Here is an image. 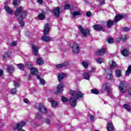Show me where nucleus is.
<instances>
[{"label": "nucleus", "instance_id": "4be33fe9", "mask_svg": "<svg viewBox=\"0 0 131 131\" xmlns=\"http://www.w3.org/2000/svg\"><path fill=\"white\" fill-rule=\"evenodd\" d=\"M114 126H113V124L112 122H109L107 124V131H113V128Z\"/></svg>", "mask_w": 131, "mask_h": 131}, {"label": "nucleus", "instance_id": "4c0bfd02", "mask_svg": "<svg viewBox=\"0 0 131 131\" xmlns=\"http://www.w3.org/2000/svg\"><path fill=\"white\" fill-rule=\"evenodd\" d=\"M91 93L94 95H98L99 94V90L96 89L91 90Z\"/></svg>", "mask_w": 131, "mask_h": 131}, {"label": "nucleus", "instance_id": "79ce46f5", "mask_svg": "<svg viewBox=\"0 0 131 131\" xmlns=\"http://www.w3.org/2000/svg\"><path fill=\"white\" fill-rule=\"evenodd\" d=\"M104 90L105 91H106L107 93L108 94V93H110V88L108 87L107 85H104Z\"/></svg>", "mask_w": 131, "mask_h": 131}, {"label": "nucleus", "instance_id": "ddd939ff", "mask_svg": "<svg viewBox=\"0 0 131 131\" xmlns=\"http://www.w3.org/2000/svg\"><path fill=\"white\" fill-rule=\"evenodd\" d=\"M49 102H50L52 107H53V108H56V107H58V106L59 105V103L54 100V99L52 98H49Z\"/></svg>", "mask_w": 131, "mask_h": 131}, {"label": "nucleus", "instance_id": "8fccbe9b", "mask_svg": "<svg viewBox=\"0 0 131 131\" xmlns=\"http://www.w3.org/2000/svg\"><path fill=\"white\" fill-rule=\"evenodd\" d=\"M130 30V29L127 28V27H124L123 28V31H125V32H128Z\"/></svg>", "mask_w": 131, "mask_h": 131}, {"label": "nucleus", "instance_id": "c85d7f7f", "mask_svg": "<svg viewBox=\"0 0 131 131\" xmlns=\"http://www.w3.org/2000/svg\"><path fill=\"white\" fill-rule=\"evenodd\" d=\"M12 53L11 52H5L4 55L3 56V59H7V58H10Z\"/></svg>", "mask_w": 131, "mask_h": 131}, {"label": "nucleus", "instance_id": "0eeeda50", "mask_svg": "<svg viewBox=\"0 0 131 131\" xmlns=\"http://www.w3.org/2000/svg\"><path fill=\"white\" fill-rule=\"evenodd\" d=\"M37 109L39 112L42 114H47L48 113V108L41 103H39Z\"/></svg>", "mask_w": 131, "mask_h": 131}, {"label": "nucleus", "instance_id": "cd10ccee", "mask_svg": "<svg viewBox=\"0 0 131 131\" xmlns=\"http://www.w3.org/2000/svg\"><path fill=\"white\" fill-rule=\"evenodd\" d=\"M26 67H27L28 69L31 70L32 68H33V64L30 62H27L26 63Z\"/></svg>", "mask_w": 131, "mask_h": 131}, {"label": "nucleus", "instance_id": "f8f14e48", "mask_svg": "<svg viewBox=\"0 0 131 131\" xmlns=\"http://www.w3.org/2000/svg\"><path fill=\"white\" fill-rule=\"evenodd\" d=\"M93 28L94 30L96 31H103V32H105V29L104 27H103L101 25L96 24L93 26Z\"/></svg>", "mask_w": 131, "mask_h": 131}, {"label": "nucleus", "instance_id": "7c9ffc66", "mask_svg": "<svg viewBox=\"0 0 131 131\" xmlns=\"http://www.w3.org/2000/svg\"><path fill=\"white\" fill-rule=\"evenodd\" d=\"M83 77L84 79L89 80L90 79V74L88 72L84 73L83 74Z\"/></svg>", "mask_w": 131, "mask_h": 131}, {"label": "nucleus", "instance_id": "49530a36", "mask_svg": "<svg viewBox=\"0 0 131 131\" xmlns=\"http://www.w3.org/2000/svg\"><path fill=\"white\" fill-rule=\"evenodd\" d=\"M17 93L16 88H13L11 89V94L12 95H15Z\"/></svg>", "mask_w": 131, "mask_h": 131}, {"label": "nucleus", "instance_id": "58836bf2", "mask_svg": "<svg viewBox=\"0 0 131 131\" xmlns=\"http://www.w3.org/2000/svg\"><path fill=\"white\" fill-rule=\"evenodd\" d=\"M106 77H108V79H110V80H112V77H113L112 73H106Z\"/></svg>", "mask_w": 131, "mask_h": 131}, {"label": "nucleus", "instance_id": "c9c22d12", "mask_svg": "<svg viewBox=\"0 0 131 131\" xmlns=\"http://www.w3.org/2000/svg\"><path fill=\"white\" fill-rule=\"evenodd\" d=\"M79 15H82V14H81V13H80V11H79L74 12L72 13V15L74 17H76V16H79Z\"/></svg>", "mask_w": 131, "mask_h": 131}, {"label": "nucleus", "instance_id": "2f4dec72", "mask_svg": "<svg viewBox=\"0 0 131 131\" xmlns=\"http://www.w3.org/2000/svg\"><path fill=\"white\" fill-rule=\"evenodd\" d=\"M36 63L38 64V65H43V60H42L41 58H37L36 59Z\"/></svg>", "mask_w": 131, "mask_h": 131}, {"label": "nucleus", "instance_id": "f03ea898", "mask_svg": "<svg viewBox=\"0 0 131 131\" xmlns=\"http://www.w3.org/2000/svg\"><path fill=\"white\" fill-rule=\"evenodd\" d=\"M50 24H47L45 25L44 29L43 30V36L41 37V40L42 41H45V42H49L51 40L52 38L50 36H47L49 33H50Z\"/></svg>", "mask_w": 131, "mask_h": 131}, {"label": "nucleus", "instance_id": "c03bdc74", "mask_svg": "<svg viewBox=\"0 0 131 131\" xmlns=\"http://www.w3.org/2000/svg\"><path fill=\"white\" fill-rule=\"evenodd\" d=\"M107 42L108 43H113V42H114V39H113V38H109L108 39H107Z\"/></svg>", "mask_w": 131, "mask_h": 131}, {"label": "nucleus", "instance_id": "72a5a7b5", "mask_svg": "<svg viewBox=\"0 0 131 131\" xmlns=\"http://www.w3.org/2000/svg\"><path fill=\"white\" fill-rule=\"evenodd\" d=\"M126 39H127V38H126V36H124V37H120L117 39V42H120V40H122V41H126Z\"/></svg>", "mask_w": 131, "mask_h": 131}, {"label": "nucleus", "instance_id": "bb28decb", "mask_svg": "<svg viewBox=\"0 0 131 131\" xmlns=\"http://www.w3.org/2000/svg\"><path fill=\"white\" fill-rule=\"evenodd\" d=\"M117 66V64L114 60L112 61V64L110 65V70H113V68H115Z\"/></svg>", "mask_w": 131, "mask_h": 131}, {"label": "nucleus", "instance_id": "6ab92c4d", "mask_svg": "<svg viewBox=\"0 0 131 131\" xmlns=\"http://www.w3.org/2000/svg\"><path fill=\"white\" fill-rule=\"evenodd\" d=\"M30 72L32 75H37L38 74V70L36 68H33L30 70Z\"/></svg>", "mask_w": 131, "mask_h": 131}, {"label": "nucleus", "instance_id": "774afa93", "mask_svg": "<svg viewBox=\"0 0 131 131\" xmlns=\"http://www.w3.org/2000/svg\"><path fill=\"white\" fill-rule=\"evenodd\" d=\"M105 23H106L104 21H102L101 22V24L103 26H104V24H105Z\"/></svg>", "mask_w": 131, "mask_h": 131}, {"label": "nucleus", "instance_id": "de8ad7c7", "mask_svg": "<svg viewBox=\"0 0 131 131\" xmlns=\"http://www.w3.org/2000/svg\"><path fill=\"white\" fill-rule=\"evenodd\" d=\"M96 62L98 63V64H102L103 63V59L101 58H97Z\"/></svg>", "mask_w": 131, "mask_h": 131}, {"label": "nucleus", "instance_id": "6e6d98bb", "mask_svg": "<svg viewBox=\"0 0 131 131\" xmlns=\"http://www.w3.org/2000/svg\"><path fill=\"white\" fill-rule=\"evenodd\" d=\"M12 4L14 6H17L18 5V0H14Z\"/></svg>", "mask_w": 131, "mask_h": 131}, {"label": "nucleus", "instance_id": "052dcab7", "mask_svg": "<svg viewBox=\"0 0 131 131\" xmlns=\"http://www.w3.org/2000/svg\"><path fill=\"white\" fill-rule=\"evenodd\" d=\"M38 4H39V5H42L43 4V1L42 0H37Z\"/></svg>", "mask_w": 131, "mask_h": 131}, {"label": "nucleus", "instance_id": "bf43d9fd", "mask_svg": "<svg viewBox=\"0 0 131 131\" xmlns=\"http://www.w3.org/2000/svg\"><path fill=\"white\" fill-rule=\"evenodd\" d=\"M24 103H26V104H28V103H29V100H28V99L27 98H25L24 99Z\"/></svg>", "mask_w": 131, "mask_h": 131}, {"label": "nucleus", "instance_id": "69168bd1", "mask_svg": "<svg viewBox=\"0 0 131 131\" xmlns=\"http://www.w3.org/2000/svg\"><path fill=\"white\" fill-rule=\"evenodd\" d=\"M12 45H13V46H16L17 45V42H16V41L12 42Z\"/></svg>", "mask_w": 131, "mask_h": 131}, {"label": "nucleus", "instance_id": "2eb2a0df", "mask_svg": "<svg viewBox=\"0 0 131 131\" xmlns=\"http://www.w3.org/2000/svg\"><path fill=\"white\" fill-rule=\"evenodd\" d=\"M66 76V74H65V73H60L58 74L57 78L59 82H61L62 80H63V78H65Z\"/></svg>", "mask_w": 131, "mask_h": 131}, {"label": "nucleus", "instance_id": "4468645a", "mask_svg": "<svg viewBox=\"0 0 131 131\" xmlns=\"http://www.w3.org/2000/svg\"><path fill=\"white\" fill-rule=\"evenodd\" d=\"M69 66V62L68 61L64 62L63 63H60L59 64L56 65V68L57 69H60V68H63V67H67Z\"/></svg>", "mask_w": 131, "mask_h": 131}, {"label": "nucleus", "instance_id": "39448f33", "mask_svg": "<svg viewBox=\"0 0 131 131\" xmlns=\"http://www.w3.org/2000/svg\"><path fill=\"white\" fill-rule=\"evenodd\" d=\"M78 29L80 30L81 33L83 34L84 37H88V35H90V30L89 29H83L82 26L80 25L78 26Z\"/></svg>", "mask_w": 131, "mask_h": 131}, {"label": "nucleus", "instance_id": "ea45409f", "mask_svg": "<svg viewBox=\"0 0 131 131\" xmlns=\"http://www.w3.org/2000/svg\"><path fill=\"white\" fill-rule=\"evenodd\" d=\"M24 19H20L19 20H20L19 24H20V26H21V27H23L24 26H25V22H24L23 21Z\"/></svg>", "mask_w": 131, "mask_h": 131}, {"label": "nucleus", "instance_id": "f704fd0d", "mask_svg": "<svg viewBox=\"0 0 131 131\" xmlns=\"http://www.w3.org/2000/svg\"><path fill=\"white\" fill-rule=\"evenodd\" d=\"M17 66L18 67V69L20 70H21L22 71H24V64L23 63H18L17 64Z\"/></svg>", "mask_w": 131, "mask_h": 131}, {"label": "nucleus", "instance_id": "a211bd4d", "mask_svg": "<svg viewBox=\"0 0 131 131\" xmlns=\"http://www.w3.org/2000/svg\"><path fill=\"white\" fill-rule=\"evenodd\" d=\"M121 54L124 56V57H127L129 55V51L126 48H124L121 51Z\"/></svg>", "mask_w": 131, "mask_h": 131}, {"label": "nucleus", "instance_id": "423d86ee", "mask_svg": "<svg viewBox=\"0 0 131 131\" xmlns=\"http://www.w3.org/2000/svg\"><path fill=\"white\" fill-rule=\"evenodd\" d=\"M63 89L64 84L62 82H60L56 88L57 91L55 92V94H56V95H62V94H63Z\"/></svg>", "mask_w": 131, "mask_h": 131}, {"label": "nucleus", "instance_id": "7ed1b4c3", "mask_svg": "<svg viewBox=\"0 0 131 131\" xmlns=\"http://www.w3.org/2000/svg\"><path fill=\"white\" fill-rule=\"evenodd\" d=\"M26 121H21L18 122L15 126H14V130H18V131H25L24 129L23 128L26 125Z\"/></svg>", "mask_w": 131, "mask_h": 131}, {"label": "nucleus", "instance_id": "6e6552de", "mask_svg": "<svg viewBox=\"0 0 131 131\" xmlns=\"http://www.w3.org/2000/svg\"><path fill=\"white\" fill-rule=\"evenodd\" d=\"M119 91L122 94L126 92V83L124 81L120 82V85H119Z\"/></svg>", "mask_w": 131, "mask_h": 131}, {"label": "nucleus", "instance_id": "9b49d317", "mask_svg": "<svg viewBox=\"0 0 131 131\" xmlns=\"http://www.w3.org/2000/svg\"><path fill=\"white\" fill-rule=\"evenodd\" d=\"M69 102L72 107H75L77 104V99L75 97H71Z\"/></svg>", "mask_w": 131, "mask_h": 131}, {"label": "nucleus", "instance_id": "4d7b16f0", "mask_svg": "<svg viewBox=\"0 0 131 131\" xmlns=\"http://www.w3.org/2000/svg\"><path fill=\"white\" fill-rule=\"evenodd\" d=\"M99 3L100 6H103V5H105V0H100Z\"/></svg>", "mask_w": 131, "mask_h": 131}, {"label": "nucleus", "instance_id": "3c124183", "mask_svg": "<svg viewBox=\"0 0 131 131\" xmlns=\"http://www.w3.org/2000/svg\"><path fill=\"white\" fill-rule=\"evenodd\" d=\"M40 83L42 85H45V84H46V81L43 79H42L40 80Z\"/></svg>", "mask_w": 131, "mask_h": 131}, {"label": "nucleus", "instance_id": "f3484780", "mask_svg": "<svg viewBox=\"0 0 131 131\" xmlns=\"http://www.w3.org/2000/svg\"><path fill=\"white\" fill-rule=\"evenodd\" d=\"M106 53V48H101L100 51L96 52L97 56H103Z\"/></svg>", "mask_w": 131, "mask_h": 131}, {"label": "nucleus", "instance_id": "a18cd8bd", "mask_svg": "<svg viewBox=\"0 0 131 131\" xmlns=\"http://www.w3.org/2000/svg\"><path fill=\"white\" fill-rule=\"evenodd\" d=\"M71 6L69 4H66L64 5V10H71Z\"/></svg>", "mask_w": 131, "mask_h": 131}, {"label": "nucleus", "instance_id": "412c9836", "mask_svg": "<svg viewBox=\"0 0 131 131\" xmlns=\"http://www.w3.org/2000/svg\"><path fill=\"white\" fill-rule=\"evenodd\" d=\"M15 70V68L13 67L12 66H8L7 68V72L9 74H12L13 73V71Z\"/></svg>", "mask_w": 131, "mask_h": 131}, {"label": "nucleus", "instance_id": "37998d69", "mask_svg": "<svg viewBox=\"0 0 131 131\" xmlns=\"http://www.w3.org/2000/svg\"><path fill=\"white\" fill-rule=\"evenodd\" d=\"M61 101L63 102V103H65L66 102H68V99H67V97L65 96H62L61 98Z\"/></svg>", "mask_w": 131, "mask_h": 131}, {"label": "nucleus", "instance_id": "a878e982", "mask_svg": "<svg viewBox=\"0 0 131 131\" xmlns=\"http://www.w3.org/2000/svg\"><path fill=\"white\" fill-rule=\"evenodd\" d=\"M77 93V92L72 90H70L69 91V94L72 96V98H76Z\"/></svg>", "mask_w": 131, "mask_h": 131}, {"label": "nucleus", "instance_id": "680f3d73", "mask_svg": "<svg viewBox=\"0 0 131 131\" xmlns=\"http://www.w3.org/2000/svg\"><path fill=\"white\" fill-rule=\"evenodd\" d=\"M14 85L16 86V88H19V83L14 81Z\"/></svg>", "mask_w": 131, "mask_h": 131}, {"label": "nucleus", "instance_id": "aec40b11", "mask_svg": "<svg viewBox=\"0 0 131 131\" xmlns=\"http://www.w3.org/2000/svg\"><path fill=\"white\" fill-rule=\"evenodd\" d=\"M38 18L39 20H45L46 19V12H45L43 11H42V13H40L38 15Z\"/></svg>", "mask_w": 131, "mask_h": 131}, {"label": "nucleus", "instance_id": "393cba45", "mask_svg": "<svg viewBox=\"0 0 131 131\" xmlns=\"http://www.w3.org/2000/svg\"><path fill=\"white\" fill-rule=\"evenodd\" d=\"M113 25H114V21L112 20H108L106 24V26H107V27L108 28H111V27H112V26H113Z\"/></svg>", "mask_w": 131, "mask_h": 131}, {"label": "nucleus", "instance_id": "9d476101", "mask_svg": "<svg viewBox=\"0 0 131 131\" xmlns=\"http://www.w3.org/2000/svg\"><path fill=\"white\" fill-rule=\"evenodd\" d=\"M39 50V48L38 47L36 46L35 45H32V54L34 55V56H35L36 57H37L39 56L38 54V51Z\"/></svg>", "mask_w": 131, "mask_h": 131}, {"label": "nucleus", "instance_id": "c756f323", "mask_svg": "<svg viewBox=\"0 0 131 131\" xmlns=\"http://www.w3.org/2000/svg\"><path fill=\"white\" fill-rule=\"evenodd\" d=\"M131 73V65L129 66L128 67V68L127 69V70L125 72V75L126 76H129V75Z\"/></svg>", "mask_w": 131, "mask_h": 131}, {"label": "nucleus", "instance_id": "5701e85b", "mask_svg": "<svg viewBox=\"0 0 131 131\" xmlns=\"http://www.w3.org/2000/svg\"><path fill=\"white\" fill-rule=\"evenodd\" d=\"M4 9L5 11L7 12V14H9L10 15H12V14H13V10H12V9H11L10 7L8 6H5L4 7Z\"/></svg>", "mask_w": 131, "mask_h": 131}, {"label": "nucleus", "instance_id": "dca6fc26", "mask_svg": "<svg viewBox=\"0 0 131 131\" xmlns=\"http://www.w3.org/2000/svg\"><path fill=\"white\" fill-rule=\"evenodd\" d=\"M122 18H123V15L122 14H116L115 17V19H114V22H119V21H120V20H121V19H122Z\"/></svg>", "mask_w": 131, "mask_h": 131}, {"label": "nucleus", "instance_id": "09e8293b", "mask_svg": "<svg viewBox=\"0 0 131 131\" xmlns=\"http://www.w3.org/2000/svg\"><path fill=\"white\" fill-rule=\"evenodd\" d=\"M45 122L47 124H50L51 123V120L48 118H46L45 120Z\"/></svg>", "mask_w": 131, "mask_h": 131}, {"label": "nucleus", "instance_id": "603ef678", "mask_svg": "<svg viewBox=\"0 0 131 131\" xmlns=\"http://www.w3.org/2000/svg\"><path fill=\"white\" fill-rule=\"evenodd\" d=\"M36 118L37 119H41L42 118V117L38 113L36 114Z\"/></svg>", "mask_w": 131, "mask_h": 131}, {"label": "nucleus", "instance_id": "0e129e2a", "mask_svg": "<svg viewBox=\"0 0 131 131\" xmlns=\"http://www.w3.org/2000/svg\"><path fill=\"white\" fill-rule=\"evenodd\" d=\"M36 76H37V78L38 80L40 81L41 79H41V77H40V76L37 75Z\"/></svg>", "mask_w": 131, "mask_h": 131}, {"label": "nucleus", "instance_id": "473e14b6", "mask_svg": "<svg viewBox=\"0 0 131 131\" xmlns=\"http://www.w3.org/2000/svg\"><path fill=\"white\" fill-rule=\"evenodd\" d=\"M115 73H116V77H121V76H122L121 70H116Z\"/></svg>", "mask_w": 131, "mask_h": 131}, {"label": "nucleus", "instance_id": "1a4fd4ad", "mask_svg": "<svg viewBox=\"0 0 131 131\" xmlns=\"http://www.w3.org/2000/svg\"><path fill=\"white\" fill-rule=\"evenodd\" d=\"M60 13H61V7H58L53 8L52 14L56 18H59L60 17Z\"/></svg>", "mask_w": 131, "mask_h": 131}, {"label": "nucleus", "instance_id": "13d9d810", "mask_svg": "<svg viewBox=\"0 0 131 131\" xmlns=\"http://www.w3.org/2000/svg\"><path fill=\"white\" fill-rule=\"evenodd\" d=\"M96 72V68L93 67L91 69V73H94V72Z\"/></svg>", "mask_w": 131, "mask_h": 131}, {"label": "nucleus", "instance_id": "a19ab883", "mask_svg": "<svg viewBox=\"0 0 131 131\" xmlns=\"http://www.w3.org/2000/svg\"><path fill=\"white\" fill-rule=\"evenodd\" d=\"M82 65L84 67V68H85V69H86V68L89 67V64L84 61L82 62Z\"/></svg>", "mask_w": 131, "mask_h": 131}, {"label": "nucleus", "instance_id": "b1692460", "mask_svg": "<svg viewBox=\"0 0 131 131\" xmlns=\"http://www.w3.org/2000/svg\"><path fill=\"white\" fill-rule=\"evenodd\" d=\"M83 97V93H81L80 91L77 92V93L76 94V97H75L77 100H78V99H81Z\"/></svg>", "mask_w": 131, "mask_h": 131}, {"label": "nucleus", "instance_id": "5fc2aeb1", "mask_svg": "<svg viewBox=\"0 0 131 131\" xmlns=\"http://www.w3.org/2000/svg\"><path fill=\"white\" fill-rule=\"evenodd\" d=\"M86 17H90L92 16V12L91 11H88L86 13Z\"/></svg>", "mask_w": 131, "mask_h": 131}, {"label": "nucleus", "instance_id": "e433bc0d", "mask_svg": "<svg viewBox=\"0 0 131 131\" xmlns=\"http://www.w3.org/2000/svg\"><path fill=\"white\" fill-rule=\"evenodd\" d=\"M123 107L125 109H126V110L128 111V112L130 111V110H131L130 105H129L127 104H124Z\"/></svg>", "mask_w": 131, "mask_h": 131}, {"label": "nucleus", "instance_id": "20e7f679", "mask_svg": "<svg viewBox=\"0 0 131 131\" xmlns=\"http://www.w3.org/2000/svg\"><path fill=\"white\" fill-rule=\"evenodd\" d=\"M71 49H72L73 52L74 54H79L80 52V49L79 48V45L76 42H73V44L70 46Z\"/></svg>", "mask_w": 131, "mask_h": 131}, {"label": "nucleus", "instance_id": "e2e57ef3", "mask_svg": "<svg viewBox=\"0 0 131 131\" xmlns=\"http://www.w3.org/2000/svg\"><path fill=\"white\" fill-rule=\"evenodd\" d=\"M4 75V71L3 70L0 69V76H2Z\"/></svg>", "mask_w": 131, "mask_h": 131}, {"label": "nucleus", "instance_id": "338daca9", "mask_svg": "<svg viewBox=\"0 0 131 131\" xmlns=\"http://www.w3.org/2000/svg\"><path fill=\"white\" fill-rule=\"evenodd\" d=\"M4 5H5V6H8V1H5V2H4Z\"/></svg>", "mask_w": 131, "mask_h": 131}, {"label": "nucleus", "instance_id": "f257e3e1", "mask_svg": "<svg viewBox=\"0 0 131 131\" xmlns=\"http://www.w3.org/2000/svg\"><path fill=\"white\" fill-rule=\"evenodd\" d=\"M14 15L16 17H18L17 18L18 20H20V19H26L27 10H23V7H18L14 12Z\"/></svg>", "mask_w": 131, "mask_h": 131}, {"label": "nucleus", "instance_id": "864d4df0", "mask_svg": "<svg viewBox=\"0 0 131 131\" xmlns=\"http://www.w3.org/2000/svg\"><path fill=\"white\" fill-rule=\"evenodd\" d=\"M90 121L91 122H94V121H95V116H94V115L90 116Z\"/></svg>", "mask_w": 131, "mask_h": 131}]
</instances>
